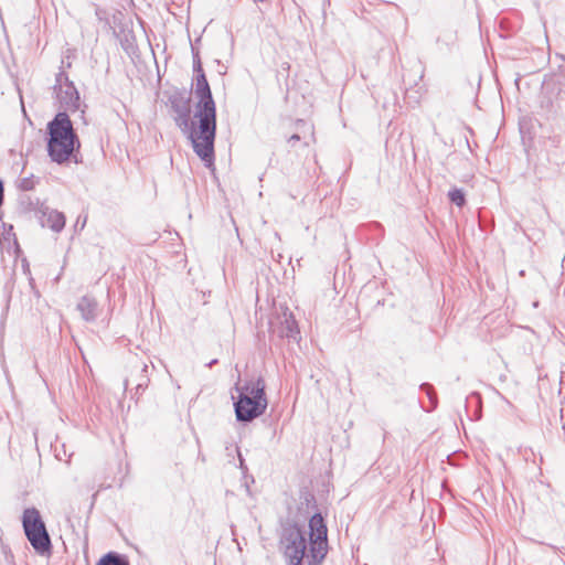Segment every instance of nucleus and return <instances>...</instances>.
<instances>
[{"instance_id": "obj_4", "label": "nucleus", "mask_w": 565, "mask_h": 565, "mask_svg": "<svg viewBox=\"0 0 565 565\" xmlns=\"http://www.w3.org/2000/svg\"><path fill=\"white\" fill-rule=\"evenodd\" d=\"M234 388L237 392L234 408L238 422L249 423L264 414L267 398L262 379L246 381L243 385L236 383Z\"/></svg>"}, {"instance_id": "obj_2", "label": "nucleus", "mask_w": 565, "mask_h": 565, "mask_svg": "<svg viewBox=\"0 0 565 565\" xmlns=\"http://www.w3.org/2000/svg\"><path fill=\"white\" fill-rule=\"evenodd\" d=\"M198 72L194 94L199 102L194 117L199 119L196 131L191 132V142L194 152L206 167L214 162V140L216 130V109L211 88L201 67L200 62L194 66Z\"/></svg>"}, {"instance_id": "obj_17", "label": "nucleus", "mask_w": 565, "mask_h": 565, "mask_svg": "<svg viewBox=\"0 0 565 565\" xmlns=\"http://www.w3.org/2000/svg\"><path fill=\"white\" fill-rule=\"evenodd\" d=\"M254 2H264L265 0H253Z\"/></svg>"}, {"instance_id": "obj_5", "label": "nucleus", "mask_w": 565, "mask_h": 565, "mask_svg": "<svg viewBox=\"0 0 565 565\" xmlns=\"http://www.w3.org/2000/svg\"><path fill=\"white\" fill-rule=\"evenodd\" d=\"M22 525L26 539L38 553L50 552L51 539L36 508H28L23 511Z\"/></svg>"}, {"instance_id": "obj_10", "label": "nucleus", "mask_w": 565, "mask_h": 565, "mask_svg": "<svg viewBox=\"0 0 565 565\" xmlns=\"http://www.w3.org/2000/svg\"><path fill=\"white\" fill-rule=\"evenodd\" d=\"M147 373H148L147 364L138 365L136 367V374L131 373V375L124 381L125 390L128 388V385L130 383L135 382L137 393L139 391H143L148 386L149 381H150Z\"/></svg>"}, {"instance_id": "obj_13", "label": "nucleus", "mask_w": 565, "mask_h": 565, "mask_svg": "<svg viewBox=\"0 0 565 565\" xmlns=\"http://www.w3.org/2000/svg\"><path fill=\"white\" fill-rule=\"evenodd\" d=\"M448 196L449 200L459 207L463 206L466 203L465 193L460 189H452L449 191Z\"/></svg>"}, {"instance_id": "obj_15", "label": "nucleus", "mask_w": 565, "mask_h": 565, "mask_svg": "<svg viewBox=\"0 0 565 565\" xmlns=\"http://www.w3.org/2000/svg\"><path fill=\"white\" fill-rule=\"evenodd\" d=\"M21 188L25 191L31 190L33 188V182L29 178H24L21 180Z\"/></svg>"}, {"instance_id": "obj_16", "label": "nucleus", "mask_w": 565, "mask_h": 565, "mask_svg": "<svg viewBox=\"0 0 565 565\" xmlns=\"http://www.w3.org/2000/svg\"><path fill=\"white\" fill-rule=\"evenodd\" d=\"M299 139H300L299 135L295 134V135H292V136L289 138L288 142H289L291 146H294V142L298 141Z\"/></svg>"}, {"instance_id": "obj_7", "label": "nucleus", "mask_w": 565, "mask_h": 565, "mask_svg": "<svg viewBox=\"0 0 565 565\" xmlns=\"http://www.w3.org/2000/svg\"><path fill=\"white\" fill-rule=\"evenodd\" d=\"M170 104L174 113L175 124L183 132H188L191 138V132L198 129H194L193 124L190 121V99L181 95H174L170 98Z\"/></svg>"}, {"instance_id": "obj_1", "label": "nucleus", "mask_w": 565, "mask_h": 565, "mask_svg": "<svg viewBox=\"0 0 565 565\" xmlns=\"http://www.w3.org/2000/svg\"><path fill=\"white\" fill-rule=\"evenodd\" d=\"M310 548L307 553L306 532L298 525L282 527L280 546L289 565H299L306 558L308 565L320 564L328 552V530L323 518L316 513L309 520Z\"/></svg>"}, {"instance_id": "obj_3", "label": "nucleus", "mask_w": 565, "mask_h": 565, "mask_svg": "<svg viewBox=\"0 0 565 565\" xmlns=\"http://www.w3.org/2000/svg\"><path fill=\"white\" fill-rule=\"evenodd\" d=\"M47 130V152L51 160L62 164L74 158L77 162L75 149L79 148V141L68 115L65 111L58 113L49 122Z\"/></svg>"}, {"instance_id": "obj_8", "label": "nucleus", "mask_w": 565, "mask_h": 565, "mask_svg": "<svg viewBox=\"0 0 565 565\" xmlns=\"http://www.w3.org/2000/svg\"><path fill=\"white\" fill-rule=\"evenodd\" d=\"M278 327L274 331L280 338H288L296 340L299 334L297 321L288 308H284L281 313L277 316Z\"/></svg>"}, {"instance_id": "obj_14", "label": "nucleus", "mask_w": 565, "mask_h": 565, "mask_svg": "<svg viewBox=\"0 0 565 565\" xmlns=\"http://www.w3.org/2000/svg\"><path fill=\"white\" fill-rule=\"evenodd\" d=\"M420 390H423L424 392H426L430 403H431V408H435L436 405H437V397L433 391V387L430 384L428 383H424L420 385Z\"/></svg>"}, {"instance_id": "obj_6", "label": "nucleus", "mask_w": 565, "mask_h": 565, "mask_svg": "<svg viewBox=\"0 0 565 565\" xmlns=\"http://www.w3.org/2000/svg\"><path fill=\"white\" fill-rule=\"evenodd\" d=\"M57 98L65 110L75 111L79 108V94L72 82L60 73L56 77V85L54 86Z\"/></svg>"}, {"instance_id": "obj_11", "label": "nucleus", "mask_w": 565, "mask_h": 565, "mask_svg": "<svg viewBox=\"0 0 565 565\" xmlns=\"http://www.w3.org/2000/svg\"><path fill=\"white\" fill-rule=\"evenodd\" d=\"M96 565H129V563L122 555L110 552L103 556Z\"/></svg>"}, {"instance_id": "obj_12", "label": "nucleus", "mask_w": 565, "mask_h": 565, "mask_svg": "<svg viewBox=\"0 0 565 565\" xmlns=\"http://www.w3.org/2000/svg\"><path fill=\"white\" fill-rule=\"evenodd\" d=\"M47 221L50 222V227L55 232L62 231L65 226V217L57 211L51 212L49 214Z\"/></svg>"}, {"instance_id": "obj_9", "label": "nucleus", "mask_w": 565, "mask_h": 565, "mask_svg": "<svg viewBox=\"0 0 565 565\" xmlns=\"http://www.w3.org/2000/svg\"><path fill=\"white\" fill-rule=\"evenodd\" d=\"M76 309L79 311L83 320L86 322L95 321L99 312L97 301L90 296H83L78 300Z\"/></svg>"}]
</instances>
